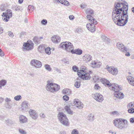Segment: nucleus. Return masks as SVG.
I'll list each match as a JSON object with an SVG mask.
<instances>
[{
	"mask_svg": "<svg viewBox=\"0 0 134 134\" xmlns=\"http://www.w3.org/2000/svg\"><path fill=\"white\" fill-rule=\"evenodd\" d=\"M113 19L116 24L119 26H124L126 24L129 19V16H123L118 14L116 16H112Z\"/></svg>",
	"mask_w": 134,
	"mask_h": 134,
	"instance_id": "f257e3e1",
	"label": "nucleus"
},
{
	"mask_svg": "<svg viewBox=\"0 0 134 134\" xmlns=\"http://www.w3.org/2000/svg\"><path fill=\"white\" fill-rule=\"evenodd\" d=\"M87 17L88 21L90 22L86 25L87 29L91 32H94L96 31V28L95 25L97 24V21L91 15H88Z\"/></svg>",
	"mask_w": 134,
	"mask_h": 134,
	"instance_id": "f03ea898",
	"label": "nucleus"
},
{
	"mask_svg": "<svg viewBox=\"0 0 134 134\" xmlns=\"http://www.w3.org/2000/svg\"><path fill=\"white\" fill-rule=\"evenodd\" d=\"M47 84L46 86V90L51 92L54 93L58 91L60 89V86L57 84L50 82L49 81H47Z\"/></svg>",
	"mask_w": 134,
	"mask_h": 134,
	"instance_id": "7ed1b4c3",
	"label": "nucleus"
},
{
	"mask_svg": "<svg viewBox=\"0 0 134 134\" xmlns=\"http://www.w3.org/2000/svg\"><path fill=\"white\" fill-rule=\"evenodd\" d=\"M128 123L127 121L122 119H116L113 121L114 125L117 128L122 130L125 128V124Z\"/></svg>",
	"mask_w": 134,
	"mask_h": 134,
	"instance_id": "20e7f679",
	"label": "nucleus"
},
{
	"mask_svg": "<svg viewBox=\"0 0 134 134\" xmlns=\"http://www.w3.org/2000/svg\"><path fill=\"white\" fill-rule=\"evenodd\" d=\"M57 117L59 120L63 125L68 126L69 123L66 115L63 112H59L58 114Z\"/></svg>",
	"mask_w": 134,
	"mask_h": 134,
	"instance_id": "39448f33",
	"label": "nucleus"
},
{
	"mask_svg": "<svg viewBox=\"0 0 134 134\" xmlns=\"http://www.w3.org/2000/svg\"><path fill=\"white\" fill-rule=\"evenodd\" d=\"M77 74L83 80H88L91 78L90 74L84 70H81L79 71H78Z\"/></svg>",
	"mask_w": 134,
	"mask_h": 134,
	"instance_id": "423d86ee",
	"label": "nucleus"
},
{
	"mask_svg": "<svg viewBox=\"0 0 134 134\" xmlns=\"http://www.w3.org/2000/svg\"><path fill=\"white\" fill-rule=\"evenodd\" d=\"M60 47L65 49L67 51L69 52L71 49L74 48L73 44L69 42H64L62 43L60 45Z\"/></svg>",
	"mask_w": 134,
	"mask_h": 134,
	"instance_id": "0eeeda50",
	"label": "nucleus"
},
{
	"mask_svg": "<svg viewBox=\"0 0 134 134\" xmlns=\"http://www.w3.org/2000/svg\"><path fill=\"white\" fill-rule=\"evenodd\" d=\"M121 3H117V4L114 5L115 8L113 9V12L112 16H115L116 15L118 14H119L120 12L122 11Z\"/></svg>",
	"mask_w": 134,
	"mask_h": 134,
	"instance_id": "6e6552de",
	"label": "nucleus"
},
{
	"mask_svg": "<svg viewBox=\"0 0 134 134\" xmlns=\"http://www.w3.org/2000/svg\"><path fill=\"white\" fill-rule=\"evenodd\" d=\"M31 65L35 68H41L42 66V63L40 61L36 59H33L31 61Z\"/></svg>",
	"mask_w": 134,
	"mask_h": 134,
	"instance_id": "1a4fd4ad",
	"label": "nucleus"
},
{
	"mask_svg": "<svg viewBox=\"0 0 134 134\" xmlns=\"http://www.w3.org/2000/svg\"><path fill=\"white\" fill-rule=\"evenodd\" d=\"M33 43L31 40H28L27 42L24 43L23 44V49L24 50H29L33 48Z\"/></svg>",
	"mask_w": 134,
	"mask_h": 134,
	"instance_id": "9d476101",
	"label": "nucleus"
},
{
	"mask_svg": "<svg viewBox=\"0 0 134 134\" xmlns=\"http://www.w3.org/2000/svg\"><path fill=\"white\" fill-rule=\"evenodd\" d=\"M122 11L120 12V14L123 15V16L128 15L127 11L128 10V5L121 3Z\"/></svg>",
	"mask_w": 134,
	"mask_h": 134,
	"instance_id": "9b49d317",
	"label": "nucleus"
},
{
	"mask_svg": "<svg viewBox=\"0 0 134 134\" xmlns=\"http://www.w3.org/2000/svg\"><path fill=\"white\" fill-rule=\"evenodd\" d=\"M30 107V104L28 101H24L21 104V109L23 111H26Z\"/></svg>",
	"mask_w": 134,
	"mask_h": 134,
	"instance_id": "f8f14e48",
	"label": "nucleus"
},
{
	"mask_svg": "<svg viewBox=\"0 0 134 134\" xmlns=\"http://www.w3.org/2000/svg\"><path fill=\"white\" fill-rule=\"evenodd\" d=\"M92 97L97 101L101 102L103 100V96L101 94L96 93L92 94Z\"/></svg>",
	"mask_w": 134,
	"mask_h": 134,
	"instance_id": "ddd939ff",
	"label": "nucleus"
},
{
	"mask_svg": "<svg viewBox=\"0 0 134 134\" xmlns=\"http://www.w3.org/2000/svg\"><path fill=\"white\" fill-rule=\"evenodd\" d=\"M74 104L76 107L79 109H81L83 108V104L78 99H74Z\"/></svg>",
	"mask_w": 134,
	"mask_h": 134,
	"instance_id": "4468645a",
	"label": "nucleus"
},
{
	"mask_svg": "<svg viewBox=\"0 0 134 134\" xmlns=\"http://www.w3.org/2000/svg\"><path fill=\"white\" fill-rule=\"evenodd\" d=\"M116 46L118 48L123 52H126L128 51V49L122 43L118 42L117 43Z\"/></svg>",
	"mask_w": 134,
	"mask_h": 134,
	"instance_id": "2eb2a0df",
	"label": "nucleus"
},
{
	"mask_svg": "<svg viewBox=\"0 0 134 134\" xmlns=\"http://www.w3.org/2000/svg\"><path fill=\"white\" fill-rule=\"evenodd\" d=\"M29 113L31 117L33 119L35 120L38 117V113L35 110L30 109L29 111Z\"/></svg>",
	"mask_w": 134,
	"mask_h": 134,
	"instance_id": "dca6fc26",
	"label": "nucleus"
},
{
	"mask_svg": "<svg viewBox=\"0 0 134 134\" xmlns=\"http://www.w3.org/2000/svg\"><path fill=\"white\" fill-rule=\"evenodd\" d=\"M83 59L85 63H87L92 60V57L89 54H86L83 56Z\"/></svg>",
	"mask_w": 134,
	"mask_h": 134,
	"instance_id": "f3484780",
	"label": "nucleus"
},
{
	"mask_svg": "<svg viewBox=\"0 0 134 134\" xmlns=\"http://www.w3.org/2000/svg\"><path fill=\"white\" fill-rule=\"evenodd\" d=\"M19 122L20 123H24L27 121V118L25 116L22 115H20L19 118Z\"/></svg>",
	"mask_w": 134,
	"mask_h": 134,
	"instance_id": "a211bd4d",
	"label": "nucleus"
},
{
	"mask_svg": "<svg viewBox=\"0 0 134 134\" xmlns=\"http://www.w3.org/2000/svg\"><path fill=\"white\" fill-rule=\"evenodd\" d=\"M114 96L117 98L122 99L124 97V95L123 93L118 91H115V92Z\"/></svg>",
	"mask_w": 134,
	"mask_h": 134,
	"instance_id": "6ab92c4d",
	"label": "nucleus"
},
{
	"mask_svg": "<svg viewBox=\"0 0 134 134\" xmlns=\"http://www.w3.org/2000/svg\"><path fill=\"white\" fill-rule=\"evenodd\" d=\"M70 52L72 54L80 55L82 53V51L81 49L78 48L75 49H72L70 50Z\"/></svg>",
	"mask_w": 134,
	"mask_h": 134,
	"instance_id": "aec40b11",
	"label": "nucleus"
},
{
	"mask_svg": "<svg viewBox=\"0 0 134 134\" xmlns=\"http://www.w3.org/2000/svg\"><path fill=\"white\" fill-rule=\"evenodd\" d=\"M54 2H57L65 5L68 6L70 5V3L69 2L66 0H53Z\"/></svg>",
	"mask_w": 134,
	"mask_h": 134,
	"instance_id": "412c9836",
	"label": "nucleus"
},
{
	"mask_svg": "<svg viewBox=\"0 0 134 134\" xmlns=\"http://www.w3.org/2000/svg\"><path fill=\"white\" fill-rule=\"evenodd\" d=\"M111 89L115 92V91H118L121 90L122 88L118 84L114 83V85H113V86L112 87Z\"/></svg>",
	"mask_w": 134,
	"mask_h": 134,
	"instance_id": "4be33fe9",
	"label": "nucleus"
},
{
	"mask_svg": "<svg viewBox=\"0 0 134 134\" xmlns=\"http://www.w3.org/2000/svg\"><path fill=\"white\" fill-rule=\"evenodd\" d=\"M52 40L54 43H57L60 41V37L58 36H54L52 38Z\"/></svg>",
	"mask_w": 134,
	"mask_h": 134,
	"instance_id": "5701e85b",
	"label": "nucleus"
},
{
	"mask_svg": "<svg viewBox=\"0 0 134 134\" xmlns=\"http://www.w3.org/2000/svg\"><path fill=\"white\" fill-rule=\"evenodd\" d=\"M127 80L130 85L134 86V78L131 76H129L127 77Z\"/></svg>",
	"mask_w": 134,
	"mask_h": 134,
	"instance_id": "b1692460",
	"label": "nucleus"
},
{
	"mask_svg": "<svg viewBox=\"0 0 134 134\" xmlns=\"http://www.w3.org/2000/svg\"><path fill=\"white\" fill-rule=\"evenodd\" d=\"M133 107V104L131 103L129 106L130 108L128 110V112L129 113L133 114L134 113V108Z\"/></svg>",
	"mask_w": 134,
	"mask_h": 134,
	"instance_id": "393cba45",
	"label": "nucleus"
},
{
	"mask_svg": "<svg viewBox=\"0 0 134 134\" xmlns=\"http://www.w3.org/2000/svg\"><path fill=\"white\" fill-rule=\"evenodd\" d=\"M62 92L63 94L68 95L70 94L71 93V90L68 88H65L63 90Z\"/></svg>",
	"mask_w": 134,
	"mask_h": 134,
	"instance_id": "a878e982",
	"label": "nucleus"
},
{
	"mask_svg": "<svg viewBox=\"0 0 134 134\" xmlns=\"http://www.w3.org/2000/svg\"><path fill=\"white\" fill-rule=\"evenodd\" d=\"M76 80L77 81L75 83L74 86L76 87L79 88L80 86L81 81L78 79H77Z\"/></svg>",
	"mask_w": 134,
	"mask_h": 134,
	"instance_id": "bb28decb",
	"label": "nucleus"
},
{
	"mask_svg": "<svg viewBox=\"0 0 134 134\" xmlns=\"http://www.w3.org/2000/svg\"><path fill=\"white\" fill-rule=\"evenodd\" d=\"M103 81L104 82H103V83L104 85H107L109 87L112 86V84L111 83H110V82L107 80L104 79Z\"/></svg>",
	"mask_w": 134,
	"mask_h": 134,
	"instance_id": "cd10ccee",
	"label": "nucleus"
},
{
	"mask_svg": "<svg viewBox=\"0 0 134 134\" xmlns=\"http://www.w3.org/2000/svg\"><path fill=\"white\" fill-rule=\"evenodd\" d=\"M12 105L10 103H5L4 104L5 107L8 109H10L12 107Z\"/></svg>",
	"mask_w": 134,
	"mask_h": 134,
	"instance_id": "c85d7f7f",
	"label": "nucleus"
},
{
	"mask_svg": "<svg viewBox=\"0 0 134 134\" xmlns=\"http://www.w3.org/2000/svg\"><path fill=\"white\" fill-rule=\"evenodd\" d=\"M45 47L43 45H40L38 47V51L40 52H42V51L45 50Z\"/></svg>",
	"mask_w": 134,
	"mask_h": 134,
	"instance_id": "c756f323",
	"label": "nucleus"
},
{
	"mask_svg": "<svg viewBox=\"0 0 134 134\" xmlns=\"http://www.w3.org/2000/svg\"><path fill=\"white\" fill-rule=\"evenodd\" d=\"M65 109L69 114H72V111L71 110L68 106H66L65 107Z\"/></svg>",
	"mask_w": 134,
	"mask_h": 134,
	"instance_id": "7c9ffc66",
	"label": "nucleus"
},
{
	"mask_svg": "<svg viewBox=\"0 0 134 134\" xmlns=\"http://www.w3.org/2000/svg\"><path fill=\"white\" fill-rule=\"evenodd\" d=\"M85 12L87 14L92 15L94 14L93 10L90 9H87Z\"/></svg>",
	"mask_w": 134,
	"mask_h": 134,
	"instance_id": "2f4dec72",
	"label": "nucleus"
},
{
	"mask_svg": "<svg viewBox=\"0 0 134 134\" xmlns=\"http://www.w3.org/2000/svg\"><path fill=\"white\" fill-rule=\"evenodd\" d=\"M5 121L6 124L8 125L10 124H14L15 123L13 121L9 119H8L6 120Z\"/></svg>",
	"mask_w": 134,
	"mask_h": 134,
	"instance_id": "473e14b6",
	"label": "nucleus"
},
{
	"mask_svg": "<svg viewBox=\"0 0 134 134\" xmlns=\"http://www.w3.org/2000/svg\"><path fill=\"white\" fill-rule=\"evenodd\" d=\"M118 72V70L116 68H115L114 67L113 68V70L111 72V74L113 75H116Z\"/></svg>",
	"mask_w": 134,
	"mask_h": 134,
	"instance_id": "72a5a7b5",
	"label": "nucleus"
},
{
	"mask_svg": "<svg viewBox=\"0 0 134 134\" xmlns=\"http://www.w3.org/2000/svg\"><path fill=\"white\" fill-rule=\"evenodd\" d=\"M40 39L37 37L35 36L33 39L34 42L36 44H39L40 43Z\"/></svg>",
	"mask_w": 134,
	"mask_h": 134,
	"instance_id": "f704fd0d",
	"label": "nucleus"
},
{
	"mask_svg": "<svg viewBox=\"0 0 134 134\" xmlns=\"http://www.w3.org/2000/svg\"><path fill=\"white\" fill-rule=\"evenodd\" d=\"M88 120L92 121L94 119V116L92 114H90L88 116Z\"/></svg>",
	"mask_w": 134,
	"mask_h": 134,
	"instance_id": "c9c22d12",
	"label": "nucleus"
},
{
	"mask_svg": "<svg viewBox=\"0 0 134 134\" xmlns=\"http://www.w3.org/2000/svg\"><path fill=\"white\" fill-rule=\"evenodd\" d=\"M6 14V16L9 18H11L12 16V13L11 10H7V12Z\"/></svg>",
	"mask_w": 134,
	"mask_h": 134,
	"instance_id": "e433bc0d",
	"label": "nucleus"
},
{
	"mask_svg": "<svg viewBox=\"0 0 134 134\" xmlns=\"http://www.w3.org/2000/svg\"><path fill=\"white\" fill-rule=\"evenodd\" d=\"M44 67L45 69L48 71H51L52 68L48 64H45L44 65Z\"/></svg>",
	"mask_w": 134,
	"mask_h": 134,
	"instance_id": "4c0bfd02",
	"label": "nucleus"
},
{
	"mask_svg": "<svg viewBox=\"0 0 134 134\" xmlns=\"http://www.w3.org/2000/svg\"><path fill=\"white\" fill-rule=\"evenodd\" d=\"M51 49L49 47H48L45 49V51L46 53L48 54H50L51 53Z\"/></svg>",
	"mask_w": 134,
	"mask_h": 134,
	"instance_id": "58836bf2",
	"label": "nucleus"
},
{
	"mask_svg": "<svg viewBox=\"0 0 134 134\" xmlns=\"http://www.w3.org/2000/svg\"><path fill=\"white\" fill-rule=\"evenodd\" d=\"M22 98V97L21 95H18L15 96L14 98V99L16 101H18L21 100Z\"/></svg>",
	"mask_w": 134,
	"mask_h": 134,
	"instance_id": "ea45409f",
	"label": "nucleus"
},
{
	"mask_svg": "<svg viewBox=\"0 0 134 134\" xmlns=\"http://www.w3.org/2000/svg\"><path fill=\"white\" fill-rule=\"evenodd\" d=\"M6 83V81L5 80H2L0 81V86H4Z\"/></svg>",
	"mask_w": 134,
	"mask_h": 134,
	"instance_id": "a19ab883",
	"label": "nucleus"
},
{
	"mask_svg": "<svg viewBox=\"0 0 134 134\" xmlns=\"http://www.w3.org/2000/svg\"><path fill=\"white\" fill-rule=\"evenodd\" d=\"M114 68V67H109L108 65L106 66V69H107L108 71L111 73V72H112V70H113Z\"/></svg>",
	"mask_w": 134,
	"mask_h": 134,
	"instance_id": "79ce46f5",
	"label": "nucleus"
},
{
	"mask_svg": "<svg viewBox=\"0 0 134 134\" xmlns=\"http://www.w3.org/2000/svg\"><path fill=\"white\" fill-rule=\"evenodd\" d=\"M101 63L100 62L97 63L96 62V65L94 67V68L96 69L100 68L101 65Z\"/></svg>",
	"mask_w": 134,
	"mask_h": 134,
	"instance_id": "37998d69",
	"label": "nucleus"
},
{
	"mask_svg": "<svg viewBox=\"0 0 134 134\" xmlns=\"http://www.w3.org/2000/svg\"><path fill=\"white\" fill-rule=\"evenodd\" d=\"M96 65V61H93L91 62L90 64V66L93 68H94V67Z\"/></svg>",
	"mask_w": 134,
	"mask_h": 134,
	"instance_id": "c03bdc74",
	"label": "nucleus"
},
{
	"mask_svg": "<svg viewBox=\"0 0 134 134\" xmlns=\"http://www.w3.org/2000/svg\"><path fill=\"white\" fill-rule=\"evenodd\" d=\"M19 131L21 134H27V132L23 129H20L19 130Z\"/></svg>",
	"mask_w": 134,
	"mask_h": 134,
	"instance_id": "a18cd8bd",
	"label": "nucleus"
},
{
	"mask_svg": "<svg viewBox=\"0 0 134 134\" xmlns=\"http://www.w3.org/2000/svg\"><path fill=\"white\" fill-rule=\"evenodd\" d=\"M10 18L6 16H4V17L2 18V19L3 21L7 22L9 20Z\"/></svg>",
	"mask_w": 134,
	"mask_h": 134,
	"instance_id": "49530a36",
	"label": "nucleus"
},
{
	"mask_svg": "<svg viewBox=\"0 0 134 134\" xmlns=\"http://www.w3.org/2000/svg\"><path fill=\"white\" fill-rule=\"evenodd\" d=\"M79 131L76 129H74L72 130L71 134H79Z\"/></svg>",
	"mask_w": 134,
	"mask_h": 134,
	"instance_id": "de8ad7c7",
	"label": "nucleus"
},
{
	"mask_svg": "<svg viewBox=\"0 0 134 134\" xmlns=\"http://www.w3.org/2000/svg\"><path fill=\"white\" fill-rule=\"evenodd\" d=\"M5 103H10V102L11 101V99L9 98L6 97L5 99Z\"/></svg>",
	"mask_w": 134,
	"mask_h": 134,
	"instance_id": "09e8293b",
	"label": "nucleus"
},
{
	"mask_svg": "<svg viewBox=\"0 0 134 134\" xmlns=\"http://www.w3.org/2000/svg\"><path fill=\"white\" fill-rule=\"evenodd\" d=\"M63 99L66 101H68L69 99V97L66 95L64 96L63 97Z\"/></svg>",
	"mask_w": 134,
	"mask_h": 134,
	"instance_id": "8fccbe9b",
	"label": "nucleus"
},
{
	"mask_svg": "<svg viewBox=\"0 0 134 134\" xmlns=\"http://www.w3.org/2000/svg\"><path fill=\"white\" fill-rule=\"evenodd\" d=\"M47 23V21L46 19H43L41 21V23L43 25H46Z\"/></svg>",
	"mask_w": 134,
	"mask_h": 134,
	"instance_id": "3c124183",
	"label": "nucleus"
},
{
	"mask_svg": "<svg viewBox=\"0 0 134 134\" xmlns=\"http://www.w3.org/2000/svg\"><path fill=\"white\" fill-rule=\"evenodd\" d=\"M94 87V89L96 90H98L100 88V87L99 86V85L97 84H95Z\"/></svg>",
	"mask_w": 134,
	"mask_h": 134,
	"instance_id": "603ef678",
	"label": "nucleus"
},
{
	"mask_svg": "<svg viewBox=\"0 0 134 134\" xmlns=\"http://www.w3.org/2000/svg\"><path fill=\"white\" fill-rule=\"evenodd\" d=\"M78 68L75 65L74 66L72 67V69L75 72L78 70Z\"/></svg>",
	"mask_w": 134,
	"mask_h": 134,
	"instance_id": "864d4df0",
	"label": "nucleus"
},
{
	"mask_svg": "<svg viewBox=\"0 0 134 134\" xmlns=\"http://www.w3.org/2000/svg\"><path fill=\"white\" fill-rule=\"evenodd\" d=\"M23 10V8L21 7L17 6L15 8V10L16 11L21 10Z\"/></svg>",
	"mask_w": 134,
	"mask_h": 134,
	"instance_id": "5fc2aeb1",
	"label": "nucleus"
},
{
	"mask_svg": "<svg viewBox=\"0 0 134 134\" xmlns=\"http://www.w3.org/2000/svg\"><path fill=\"white\" fill-rule=\"evenodd\" d=\"M76 31L77 33H80L82 31V30L81 28H78L76 29Z\"/></svg>",
	"mask_w": 134,
	"mask_h": 134,
	"instance_id": "6e6d98bb",
	"label": "nucleus"
},
{
	"mask_svg": "<svg viewBox=\"0 0 134 134\" xmlns=\"http://www.w3.org/2000/svg\"><path fill=\"white\" fill-rule=\"evenodd\" d=\"M8 35L10 37H13L14 35L13 32H12L8 31Z\"/></svg>",
	"mask_w": 134,
	"mask_h": 134,
	"instance_id": "4d7b16f0",
	"label": "nucleus"
},
{
	"mask_svg": "<svg viewBox=\"0 0 134 134\" xmlns=\"http://www.w3.org/2000/svg\"><path fill=\"white\" fill-rule=\"evenodd\" d=\"M0 9L2 10H5V4H2L0 7Z\"/></svg>",
	"mask_w": 134,
	"mask_h": 134,
	"instance_id": "13d9d810",
	"label": "nucleus"
},
{
	"mask_svg": "<svg viewBox=\"0 0 134 134\" xmlns=\"http://www.w3.org/2000/svg\"><path fill=\"white\" fill-rule=\"evenodd\" d=\"M4 54L2 50L0 48V56L2 57L4 56Z\"/></svg>",
	"mask_w": 134,
	"mask_h": 134,
	"instance_id": "bf43d9fd",
	"label": "nucleus"
},
{
	"mask_svg": "<svg viewBox=\"0 0 134 134\" xmlns=\"http://www.w3.org/2000/svg\"><path fill=\"white\" fill-rule=\"evenodd\" d=\"M62 62L65 64H68L69 63V62L67 61L66 59L64 58L62 60Z\"/></svg>",
	"mask_w": 134,
	"mask_h": 134,
	"instance_id": "052dcab7",
	"label": "nucleus"
},
{
	"mask_svg": "<svg viewBox=\"0 0 134 134\" xmlns=\"http://www.w3.org/2000/svg\"><path fill=\"white\" fill-rule=\"evenodd\" d=\"M86 6L87 5L85 3H82L80 5V7L83 8H85Z\"/></svg>",
	"mask_w": 134,
	"mask_h": 134,
	"instance_id": "680f3d73",
	"label": "nucleus"
},
{
	"mask_svg": "<svg viewBox=\"0 0 134 134\" xmlns=\"http://www.w3.org/2000/svg\"><path fill=\"white\" fill-rule=\"evenodd\" d=\"M130 121L131 123H134V118H131L130 119Z\"/></svg>",
	"mask_w": 134,
	"mask_h": 134,
	"instance_id": "e2e57ef3",
	"label": "nucleus"
},
{
	"mask_svg": "<svg viewBox=\"0 0 134 134\" xmlns=\"http://www.w3.org/2000/svg\"><path fill=\"white\" fill-rule=\"evenodd\" d=\"M69 19L70 20H72L74 19V17L72 15H70L69 16Z\"/></svg>",
	"mask_w": 134,
	"mask_h": 134,
	"instance_id": "0e129e2a",
	"label": "nucleus"
},
{
	"mask_svg": "<svg viewBox=\"0 0 134 134\" xmlns=\"http://www.w3.org/2000/svg\"><path fill=\"white\" fill-rule=\"evenodd\" d=\"M28 8L30 9H32L33 10L34 9V7L31 5H29L28 6Z\"/></svg>",
	"mask_w": 134,
	"mask_h": 134,
	"instance_id": "69168bd1",
	"label": "nucleus"
},
{
	"mask_svg": "<svg viewBox=\"0 0 134 134\" xmlns=\"http://www.w3.org/2000/svg\"><path fill=\"white\" fill-rule=\"evenodd\" d=\"M4 99L3 98L0 97V104L2 103Z\"/></svg>",
	"mask_w": 134,
	"mask_h": 134,
	"instance_id": "338daca9",
	"label": "nucleus"
},
{
	"mask_svg": "<svg viewBox=\"0 0 134 134\" xmlns=\"http://www.w3.org/2000/svg\"><path fill=\"white\" fill-rule=\"evenodd\" d=\"M66 133L65 131H61L59 132V134H66Z\"/></svg>",
	"mask_w": 134,
	"mask_h": 134,
	"instance_id": "774afa93",
	"label": "nucleus"
}]
</instances>
